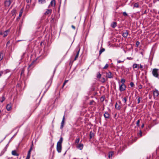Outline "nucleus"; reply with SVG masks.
Returning a JSON list of instances; mask_svg holds the SVG:
<instances>
[{"instance_id": "nucleus-1", "label": "nucleus", "mask_w": 159, "mask_h": 159, "mask_svg": "<svg viewBox=\"0 0 159 159\" xmlns=\"http://www.w3.org/2000/svg\"><path fill=\"white\" fill-rule=\"evenodd\" d=\"M159 70L157 69H154L152 71V74L153 76L155 77H158V71Z\"/></svg>"}, {"instance_id": "nucleus-2", "label": "nucleus", "mask_w": 159, "mask_h": 159, "mask_svg": "<svg viewBox=\"0 0 159 159\" xmlns=\"http://www.w3.org/2000/svg\"><path fill=\"white\" fill-rule=\"evenodd\" d=\"M106 76L107 78L111 79L113 78V75L110 71L106 73Z\"/></svg>"}, {"instance_id": "nucleus-3", "label": "nucleus", "mask_w": 159, "mask_h": 159, "mask_svg": "<svg viewBox=\"0 0 159 159\" xmlns=\"http://www.w3.org/2000/svg\"><path fill=\"white\" fill-rule=\"evenodd\" d=\"M126 86L125 84H121L119 86V89L120 91L122 92L125 90Z\"/></svg>"}, {"instance_id": "nucleus-4", "label": "nucleus", "mask_w": 159, "mask_h": 159, "mask_svg": "<svg viewBox=\"0 0 159 159\" xmlns=\"http://www.w3.org/2000/svg\"><path fill=\"white\" fill-rule=\"evenodd\" d=\"M62 149L61 145L57 144V151L59 153L61 152Z\"/></svg>"}, {"instance_id": "nucleus-5", "label": "nucleus", "mask_w": 159, "mask_h": 159, "mask_svg": "<svg viewBox=\"0 0 159 159\" xmlns=\"http://www.w3.org/2000/svg\"><path fill=\"white\" fill-rule=\"evenodd\" d=\"M76 49L78 50V51L77 52L76 54L75 57V58L74 59V61H75L77 59L79 55L80 49L79 48V47H77L76 48Z\"/></svg>"}, {"instance_id": "nucleus-6", "label": "nucleus", "mask_w": 159, "mask_h": 159, "mask_svg": "<svg viewBox=\"0 0 159 159\" xmlns=\"http://www.w3.org/2000/svg\"><path fill=\"white\" fill-rule=\"evenodd\" d=\"M56 4L55 0H52L50 3V5L48 6V8H49L51 6L54 7L55 6Z\"/></svg>"}, {"instance_id": "nucleus-7", "label": "nucleus", "mask_w": 159, "mask_h": 159, "mask_svg": "<svg viewBox=\"0 0 159 159\" xmlns=\"http://www.w3.org/2000/svg\"><path fill=\"white\" fill-rule=\"evenodd\" d=\"M76 147L78 149L81 150L83 148V144L82 143L78 144L77 146Z\"/></svg>"}, {"instance_id": "nucleus-8", "label": "nucleus", "mask_w": 159, "mask_h": 159, "mask_svg": "<svg viewBox=\"0 0 159 159\" xmlns=\"http://www.w3.org/2000/svg\"><path fill=\"white\" fill-rule=\"evenodd\" d=\"M52 9H48L47 10L44 14L45 15H50L52 12Z\"/></svg>"}, {"instance_id": "nucleus-9", "label": "nucleus", "mask_w": 159, "mask_h": 159, "mask_svg": "<svg viewBox=\"0 0 159 159\" xmlns=\"http://www.w3.org/2000/svg\"><path fill=\"white\" fill-rule=\"evenodd\" d=\"M159 92L157 90H155L153 92V95L154 97H157L159 95Z\"/></svg>"}, {"instance_id": "nucleus-10", "label": "nucleus", "mask_w": 159, "mask_h": 159, "mask_svg": "<svg viewBox=\"0 0 159 159\" xmlns=\"http://www.w3.org/2000/svg\"><path fill=\"white\" fill-rule=\"evenodd\" d=\"M11 2L10 0H7L5 2V4L6 6L8 7L10 5Z\"/></svg>"}, {"instance_id": "nucleus-11", "label": "nucleus", "mask_w": 159, "mask_h": 159, "mask_svg": "<svg viewBox=\"0 0 159 159\" xmlns=\"http://www.w3.org/2000/svg\"><path fill=\"white\" fill-rule=\"evenodd\" d=\"M4 55V53L3 51H2L0 52V61L3 59Z\"/></svg>"}, {"instance_id": "nucleus-12", "label": "nucleus", "mask_w": 159, "mask_h": 159, "mask_svg": "<svg viewBox=\"0 0 159 159\" xmlns=\"http://www.w3.org/2000/svg\"><path fill=\"white\" fill-rule=\"evenodd\" d=\"M64 121H65V116H64L62 119V121L61 122V125L60 127V128L61 129H62L63 127L64 123Z\"/></svg>"}, {"instance_id": "nucleus-13", "label": "nucleus", "mask_w": 159, "mask_h": 159, "mask_svg": "<svg viewBox=\"0 0 159 159\" xmlns=\"http://www.w3.org/2000/svg\"><path fill=\"white\" fill-rule=\"evenodd\" d=\"M10 31V30H7L4 32L3 36V37H5L7 36V35L9 33Z\"/></svg>"}, {"instance_id": "nucleus-14", "label": "nucleus", "mask_w": 159, "mask_h": 159, "mask_svg": "<svg viewBox=\"0 0 159 159\" xmlns=\"http://www.w3.org/2000/svg\"><path fill=\"white\" fill-rule=\"evenodd\" d=\"M6 109L8 111H10L11 109V103L7 105L6 107Z\"/></svg>"}, {"instance_id": "nucleus-15", "label": "nucleus", "mask_w": 159, "mask_h": 159, "mask_svg": "<svg viewBox=\"0 0 159 159\" xmlns=\"http://www.w3.org/2000/svg\"><path fill=\"white\" fill-rule=\"evenodd\" d=\"M117 23L116 22H113L111 24V26L113 28H115L116 26Z\"/></svg>"}, {"instance_id": "nucleus-16", "label": "nucleus", "mask_w": 159, "mask_h": 159, "mask_svg": "<svg viewBox=\"0 0 159 159\" xmlns=\"http://www.w3.org/2000/svg\"><path fill=\"white\" fill-rule=\"evenodd\" d=\"M128 35V32L127 31H126L123 33L122 34V36L124 38H126L127 37Z\"/></svg>"}, {"instance_id": "nucleus-17", "label": "nucleus", "mask_w": 159, "mask_h": 159, "mask_svg": "<svg viewBox=\"0 0 159 159\" xmlns=\"http://www.w3.org/2000/svg\"><path fill=\"white\" fill-rule=\"evenodd\" d=\"M104 116L105 118L108 119L110 117V115L108 112H105L104 114Z\"/></svg>"}, {"instance_id": "nucleus-18", "label": "nucleus", "mask_w": 159, "mask_h": 159, "mask_svg": "<svg viewBox=\"0 0 159 159\" xmlns=\"http://www.w3.org/2000/svg\"><path fill=\"white\" fill-rule=\"evenodd\" d=\"M12 154L14 156H18L19 154L17 153L16 150L12 151L11 152Z\"/></svg>"}, {"instance_id": "nucleus-19", "label": "nucleus", "mask_w": 159, "mask_h": 159, "mask_svg": "<svg viewBox=\"0 0 159 159\" xmlns=\"http://www.w3.org/2000/svg\"><path fill=\"white\" fill-rule=\"evenodd\" d=\"M63 141V138L62 137H61L59 141L57 142V144L61 145Z\"/></svg>"}, {"instance_id": "nucleus-20", "label": "nucleus", "mask_w": 159, "mask_h": 159, "mask_svg": "<svg viewBox=\"0 0 159 159\" xmlns=\"http://www.w3.org/2000/svg\"><path fill=\"white\" fill-rule=\"evenodd\" d=\"M115 107L116 109L119 110L120 109V105H118L117 103H116L115 105Z\"/></svg>"}, {"instance_id": "nucleus-21", "label": "nucleus", "mask_w": 159, "mask_h": 159, "mask_svg": "<svg viewBox=\"0 0 159 159\" xmlns=\"http://www.w3.org/2000/svg\"><path fill=\"white\" fill-rule=\"evenodd\" d=\"M139 65V64H137L136 63H134L133 64V69H135V68H139L138 67V66Z\"/></svg>"}, {"instance_id": "nucleus-22", "label": "nucleus", "mask_w": 159, "mask_h": 159, "mask_svg": "<svg viewBox=\"0 0 159 159\" xmlns=\"http://www.w3.org/2000/svg\"><path fill=\"white\" fill-rule=\"evenodd\" d=\"M80 140V139L79 138H77L75 140V144H78Z\"/></svg>"}, {"instance_id": "nucleus-23", "label": "nucleus", "mask_w": 159, "mask_h": 159, "mask_svg": "<svg viewBox=\"0 0 159 159\" xmlns=\"http://www.w3.org/2000/svg\"><path fill=\"white\" fill-rule=\"evenodd\" d=\"M51 83V81L50 80L48 81L47 83L46 86L48 87V88L49 87Z\"/></svg>"}, {"instance_id": "nucleus-24", "label": "nucleus", "mask_w": 159, "mask_h": 159, "mask_svg": "<svg viewBox=\"0 0 159 159\" xmlns=\"http://www.w3.org/2000/svg\"><path fill=\"white\" fill-rule=\"evenodd\" d=\"M105 51V49L104 48H102L101 49L100 51H99V55H100L104 51Z\"/></svg>"}, {"instance_id": "nucleus-25", "label": "nucleus", "mask_w": 159, "mask_h": 159, "mask_svg": "<svg viewBox=\"0 0 159 159\" xmlns=\"http://www.w3.org/2000/svg\"><path fill=\"white\" fill-rule=\"evenodd\" d=\"M39 2L41 4H42L43 3H45L46 1L45 0H39Z\"/></svg>"}, {"instance_id": "nucleus-26", "label": "nucleus", "mask_w": 159, "mask_h": 159, "mask_svg": "<svg viewBox=\"0 0 159 159\" xmlns=\"http://www.w3.org/2000/svg\"><path fill=\"white\" fill-rule=\"evenodd\" d=\"M101 75L99 72H98L97 74V78L98 79H100L101 77Z\"/></svg>"}, {"instance_id": "nucleus-27", "label": "nucleus", "mask_w": 159, "mask_h": 159, "mask_svg": "<svg viewBox=\"0 0 159 159\" xmlns=\"http://www.w3.org/2000/svg\"><path fill=\"white\" fill-rule=\"evenodd\" d=\"M35 62V61H33V62L31 63V64L29 65V66L28 67V69H29V68H30L34 64V63Z\"/></svg>"}, {"instance_id": "nucleus-28", "label": "nucleus", "mask_w": 159, "mask_h": 159, "mask_svg": "<svg viewBox=\"0 0 159 159\" xmlns=\"http://www.w3.org/2000/svg\"><path fill=\"white\" fill-rule=\"evenodd\" d=\"M23 12V9H22L20 11V12L19 16V17H21L22 14V13Z\"/></svg>"}, {"instance_id": "nucleus-29", "label": "nucleus", "mask_w": 159, "mask_h": 159, "mask_svg": "<svg viewBox=\"0 0 159 159\" xmlns=\"http://www.w3.org/2000/svg\"><path fill=\"white\" fill-rule=\"evenodd\" d=\"M125 82V79L122 78L121 79V82L122 83V84H125L124 83Z\"/></svg>"}, {"instance_id": "nucleus-30", "label": "nucleus", "mask_w": 159, "mask_h": 159, "mask_svg": "<svg viewBox=\"0 0 159 159\" xmlns=\"http://www.w3.org/2000/svg\"><path fill=\"white\" fill-rule=\"evenodd\" d=\"M134 7L136 8H138L139 7V4L137 3H135L134 4Z\"/></svg>"}, {"instance_id": "nucleus-31", "label": "nucleus", "mask_w": 159, "mask_h": 159, "mask_svg": "<svg viewBox=\"0 0 159 159\" xmlns=\"http://www.w3.org/2000/svg\"><path fill=\"white\" fill-rule=\"evenodd\" d=\"M123 101L125 103H126L127 101V98L126 97L122 99Z\"/></svg>"}, {"instance_id": "nucleus-32", "label": "nucleus", "mask_w": 159, "mask_h": 159, "mask_svg": "<svg viewBox=\"0 0 159 159\" xmlns=\"http://www.w3.org/2000/svg\"><path fill=\"white\" fill-rule=\"evenodd\" d=\"M113 152H110L109 154L108 157L109 158H110L111 157H112L113 154Z\"/></svg>"}, {"instance_id": "nucleus-33", "label": "nucleus", "mask_w": 159, "mask_h": 159, "mask_svg": "<svg viewBox=\"0 0 159 159\" xmlns=\"http://www.w3.org/2000/svg\"><path fill=\"white\" fill-rule=\"evenodd\" d=\"M100 81L102 82V83H104L105 81V79L104 78H102L101 79Z\"/></svg>"}, {"instance_id": "nucleus-34", "label": "nucleus", "mask_w": 159, "mask_h": 159, "mask_svg": "<svg viewBox=\"0 0 159 159\" xmlns=\"http://www.w3.org/2000/svg\"><path fill=\"white\" fill-rule=\"evenodd\" d=\"M108 66H109V65H108V64H107L105 65V66L103 68V69H106L107 68V67H108Z\"/></svg>"}, {"instance_id": "nucleus-35", "label": "nucleus", "mask_w": 159, "mask_h": 159, "mask_svg": "<svg viewBox=\"0 0 159 159\" xmlns=\"http://www.w3.org/2000/svg\"><path fill=\"white\" fill-rule=\"evenodd\" d=\"M139 69L142 70H143V66L141 64L140 65Z\"/></svg>"}, {"instance_id": "nucleus-36", "label": "nucleus", "mask_w": 159, "mask_h": 159, "mask_svg": "<svg viewBox=\"0 0 159 159\" xmlns=\"http://www.w3.org/2000/svg\"><path fill=\"white\" fill-rule=\"evenodd\" d=\"M138 135L139 136H140V137L142 136V132L141 130L140 131L139 133L138 134Z\"/></svg>"}, {"instance_id": "nucleus-37", "label": "nucleus", "mask_w": 159, "mask_h": 159, "mask_svg": "<svg viewBox=\"0 0 159 159\" xmlns=\"http://www.w3.org/2000/svg\"><path fill=\"white\" fill-rule=\"evenodd\" d=\"M68 81V80H65V82H64L63 84V85H62V87L63 88V87L64 86V85H65V84H66V83Z\"/></svg>"}, {"instance_id": "nucleus-38", "label": "nucleus", "mask_w": 159, "mask_h": 159, "mask_svg": "<svg viewBox=\"0 0 159 159\" xmlns=\"http://www.w3.org/2000/svg\"><path fill=\"white\" fill-rule=\"evenodd\" d=\"M31 152V151H30V150H29V151L28 152V154H27V156H29V157H30Z\"/></svg>"}, {"instance_id": "nucleus-39", "label": "nucleus", "mask_w": 159, "mask_h": 159, "mask_svg": "<svg viewBox=\"0 0 159 159\" xmlns=\"http://www.w3.org/2000/svg\"><path fill=\"white\" fill-rule=\"evenodd\" d=\"M93 133H92L91 132H90V139H91L93 136Z\"/></svg>"}, {"instance_id": "nucleus-40", "label": "nucleus", "mask_w": 159, "mask_h": 159, "mask_svg": "<svg viewBox=\"0 0 159 159\" xmlns=\"http://www.w3.org/2000/svg\"><path fill=\"white\" fill-rule=\"evenodd\" d=\"M33 143H32L31 146V147H30V151H32V149H33Z\"/></svg>"}, {"instance_id": "nucleus-41", "label": "nucleus", "mask_w": 159, "mask_h": 159, "mask_svg": "<svg viewBox=\"0 0 159 159\" xmlns=\"http://www.w3.org/2000/svg\"><path fill=\"white\" fill-rule=\"evenodd\" d=\"M130 86L131 87H133L134 85V84L133 83V82H130Z\"/></svg>"}, {"instance_id": "nucleus-42", "label": "nucleus", "mask_w": 159, "mask_h": 159, "mask_svg": "<svg viewBox=\"0 0 159 159\" xmlns=\"http://www.w3.org/2000/svg\"><path fill=\"white\" fill-rule=\"evenodd\" d=\"M5 98L4 96H3L2 97V100H1V102H3V101L5 100Z\"/></svg>"}, {"instance_id": "nucleus-43", "label": "nucleus", "mask_w": 159, "mask_h": 159, "mask_svg": "<svg viewBox=\"0 0 159 159\" xmlns=\"http://www.w3.org/2000/svg\"><path fill=\"white\" fill-rule=\"evenodd\" d=\"M140 122L139 120H137V123H136V125L137 126H139V123Z\"/></svg>"}, {"instance_id": "nucleus-44", "label": "nucleus", "mask_w": 159, "mask_h": 159, "mask_svg": "<svg viewBox=\"0 0 159 159\" xmlns=\"http://www.w3.org/2000/svg\"><path fill=\"white\" fill-rule=\"evenodd\" d=\"M123 15L124 16H126L128 15L127 13L125 12H124L123 13Z\"/></svg>"}, {"instance_id": "nucleus-45", "label": "nucleus", "mask_w": 159, "mask_h": 159, "mask_svg": "<svg viewBox=\"0 0 159 159\" xmlns=\"http://www.w3.org/2000/svg\"><path fill=\"white\" fill-rule=\"evenodd\" d=\"M124 62V61H120V60H118L117 61V63H121V62Z\"/></svg>"}, {"instance_id": "nucleus-46", "label": "nucleus", "mask_w": 159, "mask_h": 159, "mask_svg": "<svg viewBox=\"0 0 159 159\" xmlns=\"http://www.w3.org/2000/svg\"><path fill=\"white\" fill-rule=\"evenodd\" d=\"M127 59L128 60H131L133 59V58L131 57H128L127 58Z\"/></svg>"}, {"instance_id": "nucleus-47", "label": "nucleus", "mask_w": 159, "mask_h": 159, "mask_svg": "<svg viewBox=\"0 0 159 159\" xmlns=\"http://www.w3.org/2000/svg\"><path fill=\"white\" fill-rule=\"evenodd\" d=\"M140 98L139 97L138 99V103L139 104L140 103Z\"/></svg>"}, {"instance_id": "nucleus-48", "label": "nucleus", "mask_w": 159, "mask_h": 159, "mask_svg": "<svg viewBox=\"0 0 159 159\" xmlns=\"http://www.w3.org/2000/svg\"><path fill=\"white\" fill-rule=\"evenodd\" d=\"M27 3H30L31 2V0H26Z\"/></svg>"}, {"instance_id": "nucleus-49", "label": "nucleus", "mask_w": 159, "mask_h": 159, "mask_svg": "<svg viewBox=\"0 0 159 159\" xmlns=\"http://www.w3.org/2000/svg\"><path fill=\"white\" fill-rule=\"evenodd\" d=\"M24 72V69L22 70L21 73V75H22Z\"/></svg>"}, {"instance_id": "nucleus-50", "label": "nucleus", "mask_w": 159, "mask_h": 159, "mask_svg": "<svg viewBox=\"0 0 159 159\" xmlns=\"http://www.w3.org/2000/svg\"><path fill=\"white\" fill-rule=\"evenodd\" d=\"M71 27H72V28L73 29H75V26H74V25H72L71 26Z\"/></svg>"}, {"instance_id": "nucleus-51", "label": "nucleus", "mask_w": 159, "mask_h": 159, "mask_svg": "<svg viewBox=\"0 0 159 159\" xmlns=\"http://www.w3.org/2000/svg\"><path fill=\"white\" fill-rule=\"evenodd\" d=\"M139 43V42L137 41L136 42V44L137 45H138Z\"/></svg>"}, {"instance_id": "nucleus-52", "label": "nucleus", "mask_w": 159, "mask_h": 159, "mask_svg": "<svg viewBox=\"0 0 159 159\" xmlns=\"http://www.w3.org/2000/svg\"><path fill=\"white\" fill-rule=\"evenodd\" d=\"M30 157H29V156H27L26 157V158L25 159H29L30 158Z\"/></svg>"}, {"instance_id": "nucleus-53", "label": "nucleus", "mask_w": 159, "mask_h": 159, "mask_svg": "<svg viewBox=\"0 0 159 159\" xmlns=\"http://www.w3.org/2000/svg\"><path fill=\"white\" fill-rule=\"evenodd\" d=\"M3 73L2 72H0V77L1 76Z\"/></svg>"}, {"instance_id": "nucleus-54", "label": "nucleus", "mask_w": 159, "mask_h": 159, "mask_svg": "<svg viewBox=\"0 0 159 159\" xmlns=\"http://www.w3.org/2000/svg\"><path fill=\"white\" fill-rule=\"evenodd\" d=\"M93 102H94V101H92L91 102H90V104L91 105L92 104Z\"/></svg>"}, {"instance_id": "nucleus-55", "label": "nucleus", "mask_w": 159, "mask_h": 159, "mask_svg": "<svg viewBox=\"0 0 159 159\" xmlns=\"http://www.w3.org/2000/svg\"><path fill=\"white\" fill-rule=\"evenodd\" d=\"M10 43V41H8L7 43V45L9 44Z\"/></svg>"}, {"instance_id": "nucleus-56", "label": "nucleus", "mask_w": 159, "mask_h": 159, "mask_svg": "<svg viewBox=\"0 0 159 159\" xmlns=\"http://www.w3.org/2000/svg\"><path fill=\"white\" fill-rule=\"evenodd\" d=\"M0 34H1V35L3 34V33H2V32H1L0 33Z\"/></svg>"}, {"instance_id": "nucleus-57", "label": "nucleus", "mask_w": 159, "mask_h": 159, "mask_svg": "<svg viewBox=\"0 0 159 159\" xmlns=\"http://www.w3.org/2000/svg\"><path fill=\"white\" fill-rule=\"evenodd\" d=\"M143 126H144V125H143H143H142L141 127H142V128H143Z\"/></svg>"}, {"instance_id": "nucleus-58", "label": "nucleus", "mask_w": 159, "mask_h": 159, "mask_svg": "<svg viewBox=\"0 0 159 159\" xmlns=\"http://www.w3.org/2000/svg\"><path fill=\"white\" fill-rule=\"evenodd\" d=\"M24 54H25V53H24L23 54V56H22V58H22V57H23V56L24 55Z\"/></svg>"}, {"instance_id": "nucleus-59", "label": "nucleus", "mask_w": 159, "mask_h": 159, "mask_svg": "<svg viewBox=\"0 0 159 159\" xmlns=\"http://www.w3.org/2000/svg\"><path fill=\"white\" fill-rule=\"evenodd\" d=\"M159 79V75H158V77H157Z\"/></svg>"}, {"instance_id": "nucleus-60", "label": "nucleus", "mask_w": 159, "mask_h": 159, "mask_svg": "<svg viewBox=\"0 0 159 159\" xmlns=\"http://www.w3.org/2000/svg\"><path fill=\"white\" fill-rule=\"evenodd\" d=\"M158 1H159V0H158Z\"/></svg>"}]
</instances>
